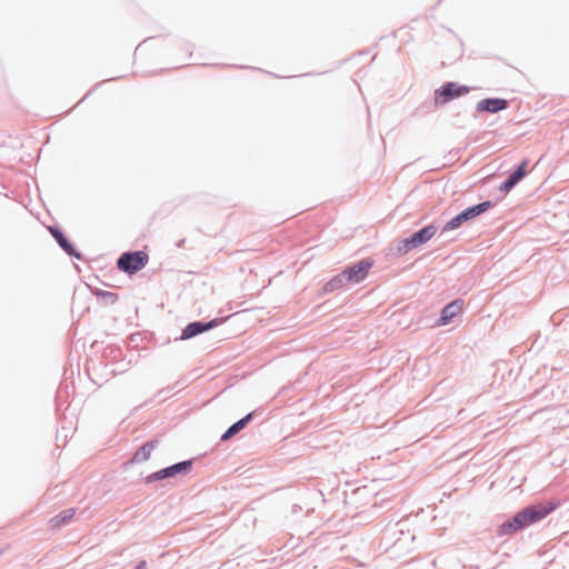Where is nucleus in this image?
Segmentation results:
<instances>
[{
    "label": "nucleus",
    "mask_w": 569,
    "mask_h": 569,
    "mask_svg": "<svg viewBox=\"0 0 569 569\" xmlns=\"http://www.w3.org/2000/svg\"><path fill=\"white\" fill-rule=\"evenodd\" d=\"M372 264V260L365 259L359 261L358 263L348 267L340 274H338L327 283L326 290H335L343 287L349 282L358 283L362 281L367 277Z\"/></svg>",
    "instance_id": "obj_1"
},
{
    "label": "nucleus",
    "mask_w": 569,
    "mask_h": 569,
    "mask_svg": "<svg viewBox=\"0 0 569 569\" xmlns=\"http://www.w3.org/2000/svg\"><path fill=\"white\" fill-rule=\"evenodd\" d=\"M557 507V502H548L545 505H535L527 507L517 513V522L523 525L525 527H528L531 523H535L547 517Z\"/></svg>",
    "instance_id": "obj_2"
},
{
    "label": "nucleus",
    "mask_w": 569,
    "mask_h": 569,
    "mask_svg": "<svg viewBox=\"0 0 569 569\" xmlns=\"http://www.w3.org/2000/svg\"><path fill=\"white\" fill-rule=\"evenodd\" d=\"M149 256L144 251L124 252L117 261L118 268L129 274H132L146 267Z\"/></svg>",
    "instance_id": "obj_3"
},
{
    "label": "nucleus",
    "mask_w": 569,
    "mask_h": 569,
    "mask_svg": "<svg viewBox=\"0 0 569 569\" xmlns=\"http://www.w3.org/2000/svg\"><path fill=\"white\" fill-rule=\"evenodd\" d=\"M489 207L490 202L487 201L463 210L461 213L457 214L447 222V224L445 226V230H453L460 227L463 222L468 221L469 219H472L485 212Z\"/></svg>",
    "instance_id": "obj_4"
},
{
    "label": "nucleus",
    "mask_w": 569,
    "mask_h": 569,
    "mask_svg": "<svg viewBox=\"0 0 569 569\" xmlns=\"http://www.w3.org/2000/svg\"><path fill=\"white\" fill-rule=\"evenodd\" d=\"M435 233L436 229L431 226L422 228L420 231L413 233L410 238L403 241L405 250L409 251L413 248L419 247L420 244L431 239Z\"/></svg>",
    "instance_id": "obj_5"
},
{
    "label": "nucleus",
    "mask_w": 569,
    "mask_h": 569,
    "mask_svg": "<svg viewBox=\"0 0 569 569\" xmlns=\"http://www.w3.org/2000/svg\"><path fill=\"white\" fill-rule=\"evenodd\" d=\"M469 89L463 86H458L455 82H449L439 89L436 94L437 99H441V103H445L453 98L460 97L465 93H468Z\"/></svg>",
    "instance_id": "obj_6"
},
{
    "label": "nucleus",
    "mask_w": 569,
    "mask_h": 569,
    "mask_svg": "<svg viewBox=\"0 0 569 569\" xmlns=\"http://www.w3.org/2000/svg\"><path fill=\"white\" fill-rule=\"evenodd\" d=\"M463 310V301L458 299L449 305H447L440 315V319L438 321L439 326H446L451 322V320Z\"/></svg>",
    "instance_id": "obj_7"
},
{
    "label": "nucleus",
    "mask_w": 569,
    "mask_h": 569,
    "mask_svg": "<svg viewBox=\"0 0 569 569\" xmlns=\"http://www.w3.org/2000/svg\"><path fill=\"white\" fill-rule=\"evenodd\" d=\"M191 467V462L190 461H183V462H179L177 465H173L169 468H166V469H162L158 472H156L153 476H152V479H156V480H160V479H164V478H168V477H173L180 472H186L190 469Z\"/></svg>",
    "instance_id": "obj_8"
},
{
    "label": "nucleus",
    "mask_w": 569,
    "mask_h": 569,
    "mask_svg": "<svg viewBox=\"0 0 569 569\" xmlns=\"http://www.w3.org/2000/svg\"><path fill=\"white\" fill-rule=\"evenodd\" d=\"M216 326L214 321H210L207 323L202 322H192L189 323L182 331L181 339H190L199 333H202L206 330H209Z\"/></svg>",
    "instance_id": "obj_9"
},
{
    "label": "nucleus",
    "mask_w": 569,
    "mask_h": 569,
    "mask_svg": "<svg viewBox=\"0 0 569 569\" xmlns=\"http://www.w3.org/2000/svg\"><path fill=\"white\" fill-rule=\"evenodd\" d=\"M507 108V101L503 99H483L477 103L479 111L498 112Z\"/></svg>",
    "instance_id": "obj_10"
},
{
    "label": "nucleus",
    "mask_w": 569,
    "mask_h": 569,
    "mask_svg": "<svg viewBox=\"0 0 569 569\" xmlns=\"http://www.w3.org/2000/svg\"><path fill=\"white\" fill-rule=\"evenodd\" d=\"M527 161H523L518 169L510 174V177L500 186L501 191H509L512 189L526 174Z\"/></svg>",
    "instance_id": "obj_11"
},
{
    "label": "nucleus",
    "mask_w": 569,
    "mask_h": 569,
    "mask_svg": "<svg viewBox=\"0 0 569 569\" xmlns=\"http://www.w3.org/2000/svg\"><path fill=\"white\" fill-rule=\"evenodd\" d=\"M252 413H248L244 418L240 419L236 423H233L221 437V440L226 441L230 439L232 436L238 433L240 430L244 428V426L251 420Z\"/></svg>",
    "instance_id": "obj_12"
},
{
    "label": "nucleus",
    "mask_w": 569,
    "mask_h": 569,
    "mask_svg": "<svg viewBox=\"0 0 569 569\" xmlns=\"http://www.w3.org/2000/svg\"><path fill=\"white\" fill-rule=\"evenodd\" d=\"M522 528H525V526L517 522V515H516L512 518V520L506 521L499 527L498 533L500 536H508V535H512L513 532H516Z\"/></svg>",
    "instance_id": "obj_13"
},
{
    "label": "nucleus",
    "mask_w": 569,
    "mask_h": 569,
    "mask_svg": "<svg viewBox=\"0 0 569 569\" xmlns=\"http://www.w3.org/2000/svg\"><path fill=\"white\" fill-rule=\"evenodd\" d=\"M51 234L53 236V238L57 240V242L60 244V247L66 251L68 252L69 254H71L73 252V247L72 244L68 241V239L64 237V234L57 228H49Z\"/></svg>",
    "instance_id": "obj_14"
},
{
    "label": "nucleus",
    "mask_w": 569,
    "mask_h": 569,
    "mask_svg": "<svg viewBox=\"0 0 569 569\" xmlns=\"http://www.w3.org/2000/svg\"><path fill=\"white\" fill-rule=\"evenodd\" d=\"M156 448V442H147L144 443L136 453L133 459L136 461H144L148 460L151 456L152 450Z\"/></svg>",
    "instance_id": "obj_15"
},
{
    "label": "nucleus",
    "mask_w": 569,
    "mask_h": 569,
    "mask_svg": "<svg viewBox=\"0 0 569 569\" xmlns=\"http://www.w3.org/2000/svg\"><path fill=\"white\" fill-rule=\"evenodd\" d=\"M73 515H74L73 509L64 510L61 513H59L58 516L53 517L50 520V525L52 528L60 527V526L67 523L73 517Z\"/></svg>",
    "instance_id": "obj_16"
},
{
    "label": "nucleus",
    "mask_w": 569,
    "mask_h": 569,
    "mask_svg": "<svg viewBox=\"0 0 569 569\" xmlns=\"http://www.w3.org/2000/svg\"><path fill=\"white\" fill-rule=\"evenodd\" d=\"M137 569H147V568H146V561H141V562L138 565Z\"/></svg>",
    "instance_id": "obj_17"
},
{
    "label": "nucleus",
    "mask_w": 569,
    "mask_h": 569,
    "mask_svg": "<svg viewBox=\"0 0 569 569\" xmlns=\"http://www.w3.org/2000/svg\"><path fill=\"white\" fill-rule=\"evenodd\" d=\"M107 296H108V297H110V298H112V300H114V299H116V295H114V293H110V292H108V293H107Z\"/></svg>",
    "instance_id": "obj_18"
}]
</instances>
